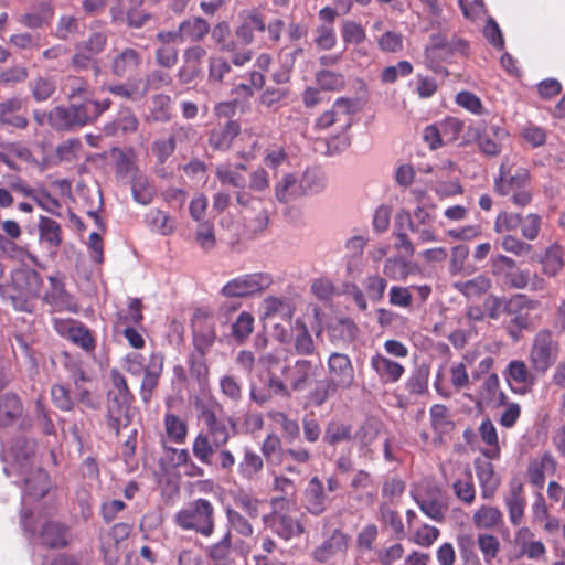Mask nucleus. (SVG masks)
<instances>
[{
    "instance_id": "56",
    "label": "nucleus",
    "mask_w": 565,
    "mask_h": 565,
    "mask_svg": "<svg viewBox=\"0 0 565 565\" xmlns=\"http://www.w3.org/2000/svg\"><path fill=\"white\" fill-rule=\"evenodd\" d=\"M232 552V535L226 531L223 537L209 547L207 555L218 565H226Z\"/></svg>"
},
{
    "instance_id": "42",
    "label": "nucleus",
    "mask_w": 565,
    "mask_h": 565,
    "mask_svg": "<svg viewBox=\"0 0 565 565\" xmlns=\"http://www.w3.org/2000/svg\"><path fill=\"white\" fill-rule=\"evenodd\" d=\"M41 541L49 547H63L68 542V531L58 523L47 522L42 527Z\"/></svg>"
},
{
    "instance_id": "34",
    "label": "nucleus",
    "mask_w": 565,
    "mask_h": 565,
    "mask_svg": "<svg viewBox=\"0 0 565 565\" xmlns=\"http://www.w3.org/2000/svg\"><path fill=\"white\" fill-rule=\"evenodd\" d=\"M294 349L299 355H313L316 353V345L305 321L297 319L292 327Z\"/></svg>"
},
{
    "instance_id": "1",
    "label": "nucleus",
    "mask_w": 565,
    "mask_h": 565,
    "mask_svg": "<svg viewBox=\"0 0 565 565\" xmlns=\"http://www.w3.org/2000/svg\"><path fill=\"white\" fill-rule=\"evenodd\" d=\"M530 171L524 168H518L512 173V163L509 158H504L499 168V175L494 179V190L502 196L511 195L513 204L516 206H526L532 201V191L530 188Z\"/></svg>"
},
{
    "instance_id": "5",
    "label": "nucleus",
    "mask_w": 565,
    "mask_h": 565,
    "mask_svg": "<svg viewBox=\"0 0 565 565\" xmlns=\"http://www.w3.org/2000/svg\"><path fill=\"white\" fill-rule=\"evenodd\" d=\"M93 106L84 102L71 103L68 106L58 105L51 109V127L57 131H72L89 124L94 114Z\"/></svg>"
},
{
    "instance_id": "46",
    "label": "nucleus",
    "mask_w": 565,
    "mask_h": 565,
    "mask_svg": "<svg viewBox=\"0 0 565 565\" xmlns=\"http://www.w3.org/2000/svg\"><path fill=\"white\" fill-rule=\"evenodd\" d=\"M131 192L134 200L142 205L150 204L154 196V188L142 173L134 174L131 178Z\"/></svg>"
},
{
    "instance_id": "20",
    "label": "nucleus",
    "mask_w": 565,
    "mask_h": 565,
    "mask_svg": "<svg viewBox=\"0 0 565 565\" xmlns=\"http://www.w3.org/2000/svg\"><path fill=\"white\" fill-rule=\"evenodd\" d=\"M26 99L13 96L0 103V125L11 126L15 129H25L29 119L20 111L25 108Z\"/></svg>"
},
{
    "instance_id": "17",
    "label": "nucleus",
    "mask_w": 565,
    "mask_h": 565,
    "mask_svg": "<svg viewBox=\"0 0 565 565\" xmlns=\"http://www.w3.org/2000/svg\"><path fill=\"white\" fill-rule=\"evenodd\" d=\"M330 503L331 499L326 494L322 481L312 477L303 491V509L309 514L319 516L328 510Z\"/></svg>"
},
{
    "instance_id": "55",
    "label": "nucleus",
    "mask_w": 565,
    "mask_h": 565,
    "mask_svg": "<svg viewBox=\"0 0 565 565\" xmlns=\"http://www.w3.org/2000/svg\"><path fill=\"white\" fill-rule=\"evenodd\" d=\"M379 519L385 525L390 526L393 533L402 539L405 536V529L398 512L392 509L387 503H382L379 509Z\"/></svg>"
},
{
    "instance_id": "23",
    "label": "nucleus",
    "mask_w": 565,
    "mask_h": 565,
    "mask_svg": "<svg viewBox=\"0 0 565 565\" xmlns=\"http://www.w3.org/2000/svg\"><path fill=\"white\" fill-rule=\"evenodd\" d=\"M414 500L422 512L436 522H443L447 512V505L443 500L440 490L431 489L426 494L415 493Z\"/></svg>"
},
{
    "instance_id": "57",
    "label": "nucleus",
    "mask_w": 565,
    "mask_h": 565,
    "mask_svg": "<svg viewBox=\"0 0 565 565\" xmlns=\"http://www.w3.org/2000/svg\"><path fill=\"white\" fill-rule=\"evenodd\" d=\"M429 380V369L419 366L415 369L406 381V390L409 394L422 395L427 392Z\"/></svg>"
},
{
    "instance_id": "13",
    "label": "nucleus",
    "mask_w": 565,
    "mask_h": 565,
    "mask_svg": "<svg viewBox=\"0 0 565 565\" xmlns=\"http://www.w3.org/2000/svg\"><path fill=\"white\" fill-rule=\"evenodd\" d=\"M540 307V301L518 294L507 300L505 312L511 317L510 323L519 331L527 329L531 324L530 312Z\"/></svg>"
},
{
    "instance_id": "4",
    "label": "nucleus",
    "mask_w": 565,
    "mask_h": 565,
    "mask_svg": "<svg viewBox=\"0 0 565 565\" xmlns=\"http://www.w3.org/2000/svg\"><path fill=\"white\" fill-rule=\"evenodd\" d=\"M559 344L551 331L540 330L533 338L529 353V362L534 373L543 375L556 362Z\"/></svg>"
},
{
    "instance_id": "30",
    "label": "nucleus",
    "mask_w": 565,
    "mask_h": 565,
    "mask_svg": "<svg viewBox=\"0 0 565 565\" xmlns=\"http://www.w3.org/2000/svg\"><path fill=\"white\" fill-rule=\"evenodd\" d=\"M262 310L264 319L279 318L288 323H290L295 312V308L290 301L273 296L264 299Z\"/></svg>"
},
{
    "instance_id": "7",
    "label": "nucleus",
    "mask_w": 565,
    "mask_h": 565,
    "mask_svg": "<svg viewBox=\"0 0 565 565\" xmlns=\"http://www.w3.org/2000/svg\"><path fill=\"white\" fill-rule=\"evenodd\" d=\"M271 284L273 278L267 273L242 275L230 280L222 288V294L226 297H246L268 289Z\"/></svg>"
},
{
    "instance_id": "33",
    "label": "nucleus",
    "mask_w": 565,
    "mask_h": 565,
    "mask_svg": "<svg viewBox=\"0 0 565 565\" xmlns=\"http://www.w3.org/2000/svg\"><path fill=\"white\" fill-rule=\"evenodd\" d=\"M418 266L402 257L387 258L383 266V274L393 280H406L409 276L418 273Z\"/></svg>"
},
{
    "instance_id": "19",
    "label": "nucleus",
    "mask_w": 565,
    "mask_h": 565,
    "mask_svg": "<svg viewBox=\"0 0 565 565\" xmlns=\"http://www.w3.org/2000/svg\"><path fill=\"white\" fill-rule=\"evenodd\" d=\"M509 513L510 522L513 526H519L524 516L526 499L523 484L519 479H513L509 483V490L503 498Z\"/></svg>"
},
{
    "instance_id": "25",
    "label": "nucleus",
    "mask_w": 565,
    "mask_h": 565,
    "mask_svg": "<svg viewBox=\"0 0 565 565\" xmlns=\"http://www.w3.org/2000/svg\"><path fill=\"white\" fill-rule=\"evenodd\" d=\"M349 546V536L340 530H334L332 534L317 546L312 553L313 558L324 563L340 553H345Z\"/></svg>"
},
{
    "instance_id": "44",
    "label": "nucleus",
    "mask_w": 565,
    "mask_h": 565,
    "mask_svg": "<svg viewBox=\"0 0 565 565\" xmlns=\"http://www.w3.org/2000/svg\"><path fill=\"white\" fill-rule=\"evenodd\" d=\"M222 447L223 446H215L214 439L207 434L200 433L193 440L192 451L200 462L211 465L213 454Z\"/></svg>"
},
{
    "instance_id": "27",
    "label": "nucleus",
    "mask_w": 565,
    "mask_h": 565,
    "mask_svg": "<svg viewBox=\"0 0 565 565\" xmlns=\"http://www.w3.org/2000/svg\"><path fill=\"white\" fill-rule=\"evenodd\" d=\"M49 280L51 290L45 295V301L53 306L55 310L77 312L78 306L74 298L64 289L62 280L55 276H51Z\"/></svg>"
},
{
    "instance_id": "52",
    "label": "nucleus",
    "mask_w": 565,
    "mask_h": 565,
    "mask_svg": "<svg viewBox=\"0 0 565 565\" xmlns=\"http://www.w3.org/2000/svg\"><path fill=\"white\" fill-rule=\"evenodd\" d=\"M429 415L431 428L439 437L452 428L449 411L445 405H433L429 409Z\"/></svg>"
},
{
    "instance_id": "58",
    "label": "nucleus",
    "mask_w": 565,
    "mask_h": 565,
    "mask_svg": "<svg viewBox=\"0 0 565 565\" xmlns=\"http://www.w3.org/2000/svg\"><path fill=\"white\" fill-rule=\"evenodd\" d=\"M367 238L362 235H356L349 238L345 243V249L351 254V262L348 264V271L353 274L360 273L359 259L363 254Z\"/></svg>"
},
{
    "instance_id": "28",
    "label": "nucleus",
    "mask_w": 565,
    "mask_h": 565,
    "mask_svg": "<svg viewBox=\"0 0 565 565\" xmlns=\"http://www.w3.org/2000/svg\"><path fill=\"white\" fill-rule=\"evenodd\" d=\"M147 228L161 236H170L177 230V221L160 209H150L143 216Z\"/></svg>"
},
{
    "instance_id": "32",
    "label": "nucleus",
    "mask_w": 565,
    "mask_h": 565,
    "mask_svg": "<svg viewBox=\"0 0 565 565\" xmlns=\"http://www.w3.org/2000/svg\"><path fill=\"white\" fill-rule=\"evenodd\" d=\"M556 471V461L550 454H544L541 458L533 459L529 466V479L532 484L543 488L545 475H553Z\"/></svg>"
},
{
    "instance_id": "39",
    "label": "nucleus",
    "mask_w": 565,
    "mask_h": 565,
    "mask_svg": "<svg viewBox=\"0 0 565 565\" xmlns=\"http://www.w3.org/2000/svg\"><path fill=\"white\" fill-rule=\"evenodd\" d=\"M472 521L478 529L491 530L502 524L503 514L500 509L483 504L475 511Z\"/></svg>"
},
{
    "instance_id": "16",
    "label": "nucleus",
    "mask_w": 565,
    "mask_h": 565,
    "mask_svg": "<svg viewBox=\"0 0 565 565\" xmlns=\"http://www.w3.org/2000/svg\"><path fill=\"white\" fill-rule=\"evenodd\" d=\"M141 65L142 54L132 47H125L113 56L110 72L116 77L129 78L138 73Z\"/></svg>"
},
{
    "instance_id": "47",
    "label": "nucleus",
    "mask_w": 565,
    "mask_h": 565,
    "mask_svg": "<svg viewBox=\"0 0 565 565\" xmlns=\"http://www.w3.org/2000/svg\"><path fill=\"white\" fill-rule=\"evenodd\" d=\"M40 238L51 248H57L62 242V230L60 224L50 218L42 216L39 223Z\"/></svg>"
},
{
    "instance_id": "41",
    "label": "nucleus",
    "mask_w": 565,
    "mask_h": 565,
    "mask_svg": "<svg viewBox=\"0 0 565 565\" xmlns=\"http://www.w3.org/2000/svg\"><path fill=\"white\" fill-rule=\"evenodd\" d=\"M265 29L266 24L262 17L256 12H249L244 17L235 34L244 44H250L254 41L255 31L264 32Z\"/></svg>"
},
{
    "instance_id": "10",
    "label": "nucleus",
    "mask_w": 565,
    "mask_h": 565,
    "mask_svg": "<svg viewBox=\"0 0 565 565\" xmlns=\"http://www.w3.org/2000/svg\"><path fill=\"white\" fill-rule=\"evenodd\" d=\"M226 518L228 522L227 531H230L231 534L234 532L241 536V539L234 543V548L243 556L248 555L255 542L253 537V525L246 516L233 509L226 510Z\"/></svg>"
},
{
    "instance_id": "2",
    "label": "nucleus",
    "mask_w": 565,
    "mask_h": 565,
    "mask_svg": "<svg viewBox=\"0 0 565 565\" xmlns=\"http://www.w3.org/2000/svg\"><path fill=\"white\" fill-rule=\"evenodd\" d=\"M173 522L184 531L210 537L215 530V509L207 499L199 498L180 509L174 514Z\"/></svg>"
},
{
    "instance_id": "8",
    "label": "nucleus",
    "mask_w": 565,
    "mask_h": 565,
    "mask_svg": "<svg viewBox=\"0 0 565 565\" xmlns=\"http://www.w3.org/2000/svg\"><path fill=\"white\" fill-rule=\"evenodd\" d=\"M329 390H349L355 382L354 367L347 354L333 352L328 359Z\"/></svg>"
},
{
    "instance_id": "63",
    "label": "nucleus",
    "mask_w": 565,
    "mask_h": 565,
    "mask_svg": "<svg viewBox=\"0 0 565 565\" xmlns=\"http://www.w3.org/2000/svg\"><path fill=\"white\" fill-rule=\"evenodd\" d=\"M341 35L345 43L360 44L364 42L366 34L363 26L352 20L342 22Z\"/></svg>"
},
{
    "instance_id": "21",
    "label": "nucleus",
    "mask_w": 565,
    "mask_h": 565,
    "mask_svg": "<svg viewBox=\"0 0 565 565\" xmlns=\"http://www.w3.org/2000/svg\"><path fill=\"white\" fill-rule=\"evenodd\" d=\"M164 358L160 352H153L146 365L143 379L140 385V397L145 404H148L152 393L159 384V379L163 371Z\"/></svg>"
},
{
    "instance_id": "54",
    "label": "nucleus",
    "mask_w": 565,
    "mask_h": 565,
    "mask_svg": "<svg viewBox=\"0 0 565 565\" xmlns=\"http://www.w3.org/2000/svg\"><path fill=\"white\" fill-rule=\"evenodd\" d=\"M65 90L67 98L73 103H76V99L84 102L92 97L89 84L81 77L68 76L65 79Z\"/></svg>"
},
{
    "instance_id": "29",
    "label": "nucleus",
    "mask_w": 565,
    "mask_h": 565,
    "mask_svg": "<svg viewBox=\"0 0 565 565\" xmlns=\"http://www.w3.org/2000/svg\"><path fill=\"white\" fill-rule=\"evenodd\" d=\"M264 469L263 458L249 447L243 450V457L237 465V473L244 481H255Z\"/></svg>"
},
{
    "instance_id": "26",
    "label": "nucleus",
    "mask_w": 565,
    "mask_h": 565,
    "mask_svg": "<svg viewBox=\"0 0 565 565\" xmlns=\"http://www.w3.org/2000/svg\"><path fill=\"white\" fill-rule=\"evenodd\" d=\"M475 469L481 497L486 500L492 499L500 486V478L495 475L493 465L486 459H476Z\"/></svg>"
},
{
    "instance_id": "43",
    "label": "nucleus",
    "mask_w": 565,
    "mask_h": 565,
    "mask_svg": "<svg viewBox=\"0 0 565 565\" xmlns=\"http://www.w3.org/2000/svg\"><path fill=\"white\" fill-rule=\"evenodd\" d=\"M491 285V279L488 276L478 275L472 279L455 282L454 288L468 298H477L486 294Z\"/></svg>"
},
{
    "instance_id": "31",
    "label": "nucleus",
    "mask_w": 565,
    "mask_h": 565,
    "mask_svg": "<svg viewBox=\"0 0 565 565\" xmlns=\"http://www.w3.org/2000/svg\"><path fill=\"white\" fill-rule=\"evenodd\" d=\"M275 198L280 203H289L302 196L299 179L295 173L284 174L274 186Z\"/></svg>"
},
{
    "instance_id": "64",
    "label": "nucleus",
    "mask_w": 565,
    "mask_h": 565,
    "mask_svg": "<svg viewBox=\"0 0 565 565\" xmlns=\"http://www.w3.org/2000/svg\"><path fill=\"white\" fill-rule=\"evenodd\" d=\"M195 242L205 250H210L215 246L216 238L214 225L211 222L204 221L198 225L195 231Z\"/></svg>"
},
{
    "instance_id": "62",
    "label": "nucleus",
    "mask_w": 565,
    "mask_h": 565,
    "mask_svg": "<svg viewBox=\"0 0 565 565\" xmlns=\"http://www.w3.org/2000/svg\"><path fill=\"white\" fill-rule=\"evenodd\" d=\"M440 532L437 527L423 524L412 532V541L422 547H429L437 541Z\"/></svg>"
},
{
    "instance_id": "48",
    "label": "nucleus",
    "mask_w": 565,
    "mask_h": 565,
    "mask_svg": "<svg viewBox=\"0 0 565 565\" xmlns=\"http://www.w3.org/2000/svg\"><path fill=\"white\" fill-rule=\"evenodd\" d=\"M22 414V406L15 395L6 394L0 397V426L12 424Z\"/></svg>"
},
{
    "instance_id": "14",
    "label": "nucleus",
    "mask_w": 565,
    "mask_h": 565,
    "mask_svg": "<svg viewBox=\"0 0 565 565\" xmlns=\"http://www.w3.org/2000/svg\"><path fill=\"white\" fill-rule=\"evenodd\" d=\"M536 373L522 360L511 361L504 372L511 390L518 394H526L536 383Z\"/></svg>"
},
{
    "instance_id": "12",
    "label": "nucleus",
    "mask_w": 565,
    "mask_h": 565,
    "mask_svg": "<svg viewBox=\"0 0 565 565\" xmlns=\"http://www.w3.org/2000/svg\"><path fill=\"white\" fill-rule=\"evenodd\" d=\"M320 370V361L313 362L312 360L299 359L291 365H285L281 373L289 382L292 392L302 391L308 385L309 381L317 376Z\"/></svg>"
},
{
    "instance_id": "51",
    "label": "nucleus",
    "mask_w": 565,
    "mask_h": 565,
    "mask_svg": "<svg viewBox=\"0 0 565 565\" xmlns=\"http://www.w3.org/2000/svg\"><path fill=\"white\" fill-rule=\"evenodd\" d=\"M113 157L116 162L117 173L122 177H134V174H139L136 167V154L134 150H120L114 149Z\"/></svg>"
},
{
    "instance_id": "45",
    "label": "nucleus",
    "mask_w": 565,
    "mask_h": 565,
    "mask_svg": "<svg viewBox=\"0 0 565 565\" xmlns=\"http://www.w3.org/2000/svg\"><path fill=\"white\" fill-rule=\"evenodd\" d=\"M479 434L481 440L487 444L489 447L483 450V455L488 459H497L500 456V447L498 440V433L490 419H484L481 422L479 426Z\"/></svg>"
},
{
    "instance_id": "36",
    "label": "nucleus",
    "mask_w": 565,
    "mask_h": 565,
    "mask_svg": "<svg viewBox=\"0 0 565 565\" xmlns=\"http://www.w3.org/2000/svg\"><path fill=\"white\" fill-rule=\"evenodd\" d=\"M52 18V7L47 2H42L31 11L20 14L18 21L29 29H40L50 23Z\"/></svg>"
},
{
    "instance_id": "60",
    "label": "nucleus",
    "mask_w": 565,
    "mask_h": 565,
    "mask_svg": "<svg viewBox=\"0 0 565 565\" xmlns=\"http://www.w3.org/2000/svg\"><path fill=\"white\" fill-rule=\"evenodd\" d=\"M10 452L21 469V473H23L24 470H26L30 466V458L33 454V446L24 439H19Z\"/></svg>"
},
{
    "instance_id": "18",
    "label": "nucleus",
    "mask_w": 565,
    "mask_h": 565,
    "mask_svg": "<svg viewBox=\"0 0 565 565\" xmlns=\"http://www.w3.org/2000/svg\"><path fill=\"white\" fill-rule=\"evenodd\" d=\"M56 331L73 343L89 352L95 349V340L87 327L75 320H55Z\"/></svg>"
},
{
    "instance_id": "49",
    "label": "nucleus",
    "mask_w": 565,
    "mask_h": 565,
    "mask_svg": "<svg viewBox=\"0 0 565 565\" xmlns=\"http://www.w3.org/2000/svg\"><path fill=\"white\" fill-rule=\"evenodd\" d=\"M163 422L168 438L175 444H183L188 435V425L185 420L175 414L167 413Z\"/></svg>"
},
{
    "instance_id": "37",
    "label": "nucleus",
    "mask_w": 565,
    "mask_h": 565,
    "mask_svg": "<svg viewBox=\"0 0 565 565\" xmlns=\"http://www.w3.org/2000/svg\"><path fill=\"white\" fill-rule=\"evenodd\" d=\"M302 196L321 193L328 184L324 172L319 169H307L299 179Z\"/></svg>"
},
{
    "instance_id": "38",
    "label": "nucleus",
    "mask_w": 565,
    "mask_h": 565,
    "mask_svg": "<svg viewBox=\"0 0 565 565\" xmlns=\"http://www.w3.org/2000/svg\"><path fill=\"white\" fill-rule=\"evenodd\" d=\"M193 132L191 128L179 127L168 138L158 139L152 145V151L160 162H164L175 150V143L181 137Z\"/></svg>"
},
{
    "instance_id": "53",
    "label": "nucleus",
    "mask_w": 565,
    "mask_h": 565,
    "mask_svg": "<svg viewBox=\"0 0 565 565\" xmlns=\"http://www.w3.org/2000/svg\"><path fill=\"white\" fill-rule=\"evenodd\" d=\"M543 273L547 276H556L563 268V250L557 244L550 246L542 260Z\"/></svg>"
},
{
    "instance_id": "11",
    "label": "nucleus",
    "mask_w": 565,
    "mask_h": 565,
    "mask_svg": "<svg viewBox=\"0 0 565 565\" xmlns=\"http://www.w3.org/2000/svg\"><path fill=\"white\" fill-rule=\"evenodd\" d=\"M25 488H24V494L22 498L23 501V509L21 512V522L23 525V529L26 532H33V529H31L29 519L31 518V512L26 510L25 508V500L28 498L30 499H41L43 498L49 489H50V479L47 473L42 470L38 469L34 472H32L31 476L25 478Z\"/></svg>"
},
{
    "instance_id": "50",
    "label": "nucleus",
    "mask_w": 565,
    "mask_h": 565,
    "mask_svg": "<svg viewBox=\"0 0 565 565\" xmlns=\"http://www.w3.org/2000/svg\"><path fill=\"white\" fill-rule=\"evenodd\" d=\"M29 89L38 103L46 102L56 92V83L52 77L39 76L29 82Z\"/></svg>"
},
{
    "instance_id": "40",
    "label": "nucleus",
    "mask_w": 565,
    "mask_h": 565,
    "mask_svg": "<svg viewBox=\"0 0 565 565\" xmlns=\"http://www.w3.org/2000/svg\"><path fill=\"white\" fill-rule=\"evenodd\" d=\"M238 132L239 125L236 121H228L225 126L211 131L209 143L215 150H226Z\"/></svg>"
},
{
    "instance_id": "9",
    "label": "nucleus",
    "mask_w": 565,
    "mask_h": 565,
    "mask_svg": "<svg viewBox=\"0 0 565 565\" xmlns=\"http://www.w3.org/2000/svg\"><path fill=\"white\" fill-rule=\"evenodd\" d=\"M193 345L198 353H207L216 340L214 318L206 311L199 309L191 320Z\"/></svg>"
},
{
    "instance_id": "6",
    "label": "nucleus",
    "mask_w": 565,
    "mask_h": 565,
    "mask_svg": "<svg viewBox=\"0 0 565 565\" xmlns=\"http://www.w3.org/2000/svg\"><path fill=\"white\" fill-rule=\"evenodd\" d=\"M290 504V500L285 497H274L270 499V505L273 508V514L270 516H266L265 521L269 523L271 530L281 539L288 541L294 537L300 536L305 527L302 523L285 512H281L280 509L288 507Z\"/></svg>"
},
{
    "instance_id": "59",
    "label": "nucleus",
    "mask_w": 565,
    "mask_h": 565,
    "mask_svg": "<svg viewBox=\"0 0 565 565\" xmlns=\"http://www.w3.org/2000/svg\"><path fill=\"white\" fill-rule=\"evenodd\" d=\"M253 330L254 317L247 311L241 312L232 326V334L234 339L242 343L249 337Z\"/></svg>"
},
{
    "instance_id": "15",
    "label": "nucleus",
    "mask_w": 565,
    "mask_h": 565,
    "mask_svg": "<svg viewBox=\"0 0 565 565\" xmlns=\"http://www.w3.org/2000/svg\"><path fill=\"white\" fill-rule=\"evenodd\" d=\"M508 136V131L499 125L478 126L476 128L479 150L488 157H497L501 153L503 142Z\"/></svg>"
},
{
    "instance_id": "3",
    "label": "nucleus",
    "mask_w": 565,
    "mask_h": 565,
    "mask_svg": "<svg viewBox=\"0 0 565 565\" xmlns=\"http://www.w3.org/2000/svg\"><path fill=\"white\" fill-rule=\"evenodd\" d=\"M110 379L115 392L109 393L108 422L118 434L121 427L129 424V406L134 398L125 376L118 370L110 371Z\"/></svg>"
},
{
    "instance_id": "22",
    "label": "nucleus",
    "mask_w": 565,
    "mask_h": 565,
    "mask_svg": "<svg viewBox=\"0 0 565 565\" xmlns=\"http://www.w3.org/2000/svg\"><path fill=\"white\" fill-rule=\"evenodd\" d=\"M370 365L381 382L385 384L398 382L405 373V367L399 362L380 352L372 355Z\"/></svg>"
},
{
    "instance_id": "61",
    "label": "nucleus",
    "mask_w": 565,
    "mask_h": 565,
    "mask_svg": "<svg viewBox=\"0 0 565 565\" xmlns=\"http://www.w3.org/2000/svg\"><path fill=\"white\" fill-rule=\"evenodd\" d=\"M313 43L319 50L328 51L335 46L337 34L333 25H320L315 31Z\"/></svg>"
},
{
    "instance_id": "24",
    "label": "nucleus",
    "mask_w": 565,
    "mask_h": 565,
    "mask_svg": "<svg viewBox=\"0 0 565 565\" xmlns=\"http://www.w3.org/2000/svg\"><path fill=\"white\" fill-rule=\"evenodd\" d=\"M12 285L19 291V296L29 299L40 296L42 279L33 269H18L12 275Z\"/></svg>"
},
{
    "instance_id": "35",
    "label": "nucleus",
    "mask_w": 565,
    "mask_h": 565,
    "mask_svg": "<svg viewBox=\"0 0 565 565\" xmlns=\"http://www.w3.org/2000/svg\"><path fill=\"white\" fill-rule=\"evenodd\" d=\"M211 28L206 20L200 17L189 18L182 21L179 25V34H181V42L201 41L209 32Z\"/></svg>"
}]
</instances>
